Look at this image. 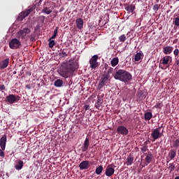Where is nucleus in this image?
Here are the masks:
<instances>
[{
	"label": "nucleus",
	"mask_w": 179,
	"mask_h": 179,
	"mask_svg": "<svg viewBox=\"0 0 179 179\" xmlns=\"http://www.w3.org/2000/svg\"><path fill=\"white\" fill-rule=\"evenodd\" d=\"M175 179H179V176H176Z\"/></svg>",
	"instance_id": "3c124183"
},
{
	"label": "nucleus",
	"mask_w": 179,
	"mask_h": 179,
	"mask_svg": "<svg viewBox=\"0 0 179 179\" xmlns=\"http://www.w3.org/2000/svg\"><path fill=\"white\" fill-rule=\"evenodd\" d=\"M62 85H64V81H62L60 79L57 80L56 81H55V86L56 87H61V86H62Z\"/></svg>",
	"instance_id": "c85d7f7f"
},
{
	"label": "nucleus",
	"mask_w": 179,
	"mask_h": 179,
	"mask_svg": "<svg viewBox=\"0 0 179 179\" xmlns=\"http://www.w3.org/2000/svg\"><path fill=\"white\" fill-rule=\"evenodd\" d=\"M124 72H125V70L124 69L117 70V71H115V73L113 74V76L114 79H115L116 80H121Z\"/></svg>",
	"instance_id": "4468645a"
},
{
	"label": "nucleus",
	"mask_w": 179,
	"mask_h": 179,
	"mask_svg": "<svg viewBox=\"0 0 179 179\" xmlns=\"http://www.w3.org/2000/svg\"><path fill=\"white\" fill-rule=\"evenodd\" d=\"M141 149L142 152H146L148 150V146L147 145L143 146Z\"/></svg>",
	"instance_id": "a19ab883"
},
{
	"label": "nucleus",
	"mask_w": 179,
	"mask_h": 179,
	"mask_svg": "<svg viewBox=\"0 0 179 179\" xmlns=\"http://www.w3.org/2000/svg\"><path fill=\"white\" fill-rule=\"evenodd\" d=\"M49 48H52L55 45V41L49 39Z\"/></svg>",
	"instance_id": "2f4dec72"
},
{
	"label": "nucleus",
	"mask_w": 179,
	"mask_h": 179,
	"mask_svg": "<svg viewBox=\"0 0 179 179\" xmlns=\"http://www.w3.org/2000/svg\"><path fill=\"white\" fill-rule=\"evenodd\" d=\"M27 87H28V89H30V87H29V85H27Z\"/></svg>",
	"instance_id": "603ef678"
},
{
	"label": "nucleus",
	"mask_w": 179,
	"mask_h": 179,
	"mask_svg": "<svg viewBox=\"0 0 179 179\" xmlns=\"http://www.w3.org/2000/svg\"><path fill=\"white\" fill-rule=\"evenodd\" d=\"M15 170H22L23 169V161L18 159L15 165Z\"/></svg>",
	"instance_id": "aec40b11"
},
{
	"label": "nucleus",
	"mask_w": 179,
	"mask_h": 179,
	"mask_svg": "<svg viewBox=\"0 0 179 179\" xmlns=\"http://www.w3.org/2000/svg\"><path fill=\"white\" fill-rule=\"evenodd\" d=\"M171 59L172 57L171 56H165L162 57L161 62L159 63V68H161V69H167V67H164L163 65H169V62H170Z\"/></svg>",
	"instance_id": "9d476101"
},
{
	"label": "nucleus",
	"mask_w": 179,
	"mask_h": 179,
	"mask_svg": "<svg viewBox=\"0 0 179 179\" xmlns=\"http://www.w3.org/2000/svg\"><path fill=\"white\" fill-rule=\"evenodd\" d=\"M141 59H142V53L138 52L134 56V61H136V62H138V61H141Z\"/></svg>",
	"instance_id": "cd10ccee"
},
{
	"label": "nucleus",
	"mask_w": 179,
	"mask_h": 179,
	"mask_svg": "<svg viewBox=\"0 0 179 179\" xmlns=\"http://www.w3.org/2000/svg\"><path fill=\"white\" fill-rule=\"evenodd\" d=\"M59 55L60 58H65L68 56V55L65 52H59Z\"/></svg>",
	"instance_id": "f704fd0d"
},
{
	"label": "nucleus",
	"mask_w": 179,
	"mask_h": 179,
	"mask_svg": "<svg viewBox=\"0 0 179 179\" xmlns=\"http://www.w3.org/2000/svg\"><path fill=\"white\" fill-rule=\"evenodd\" d=\"M125 9L127 12H129V13H132V12L135 10V6L134 4L129 5L125 8Z\"/></svg>",
	"instance_id": "393cba45"
},
{
	"label": "nucleus",
	"mask_w": 179,
	"mask_h": 179,
	"mask_svg": "<svg viewBox=\"0 0 179 179\" xmlns=\"http://www.w3.org/2000/svg\"><path fill=\"white\" fill-rule=\"evenodd\" d=\"M163 52L165 55H169L173 52V47L166 46L163 48Z\"/></svg>",
	"instance_id": "a211bd4d"
},
{
	"label": "nucleus",
	"mask_w": 179,
	"mask_h": 179,
	"mask_svg": "<svg viewBox=\"0 0 179 179\" xmlns=\"http://www.w3.org/2000/svg\"><path fill=\"white\" fill-rule=\"evenodd\" d=\"M169 170H170V171H174V169H176V165H174V164L171 163L169 164Z\"/></svg>",
	"instance_id": "72a5a7b5"
},
{
	"label": "nucleus",
	"mask_w": 179,
	"mask_h": 179,
	"mask_svg": "<svg viewBox=\"0 0 179 179\" xmlns=\"http://www.w3.org/2000/svg\"><path fill=\"white\" fill-rule=\"evenodd\" d=\"M173 22L175 26H179V17H176Z\"/></svg>",
	"instance_id": "4c0bfd02"
},
{
	"label": "nucleus",
	"mask_w": 179,
	"mask_h": 179,
	"mask_svg": "<svg viewBox=\"0 0 179 179\" xmlns=\"http://www.w3.org/2000/svg\"><path fill=\"white\" fill-rule=\"evenodd\" d=\"M101 106V103H99V102H96L95 103L96 108H100V106Z\"/></svg>",
	"instance_id": "a18cd8bd"
},
{
	"label": "nucleus",
	"mask_w": 179,
	"mask_h": 179,
	"mask_svg": "<svg viewBox=\"0 0 179 179\" xmlns=\"http://www.w3.org/2000/svg\"><path fill=\"white\" fill-rule=\"evenodd\" d=\"M132 80V74L129 71L124 70V73L122 75V78L120 79V82H123L124 83H129Z\"/></svg>",
	"instance_id": "0eeeda50"
},
{
	"label": "nucleus",
	"mask_w": 179,
	"mask_h": 179,
	"mask_svg": "<svg viewBox=\"0 0 179 179\" xmlns=\"http://www.w3.org/2000/svg\"><path fill=\"white\" fill-rule=\"evenodd\" d=\"M176 156H177V152L174 150H171L169 152V157H170V159H174Z\"/></svg>",
	"instance_id": "bb28decb"
},
{
	"label": "nucleus",
	"mask_w": 179,
	"mask_h": 179,
	"mask_svg": "<svg viewBox=\"0 0 179 179\" xmlns=\"http://www.w3.org/2000/svg\"><path fill=\"white\" fill-rule=\"evenodd\" d=\"M76 71V67L75 66V63L73 62H68L66 63H62L60 70H59V74L62 78H68L69 73L75 72Z\"/></svg>",
	"instance_id": "f257e3e1"
},
{
	"label": "nucleus",
	"mask_w": 179,
	"mask_h": 179,
	"mask_svg": "<svg viewBox=\"0 0 179 179\" xmlns=\"http://www.w3.org/2000/svg\"><path fill=\"white\" fill-rule=\"evenodd\" d=\"M27 87H28V89H30V87H29V85H27Z\"/></svg>",
	"instance_id": "5fc2aeb1"
},
{
	"label": "nucleus",
	"mask_w": 179,
	"mask_h": 179,
	"mask_svg": "<svg viewBox=\"0 0 179 179\" xmlns=\"http://www.w3.org/2000/svg\"><path fill=\"white\" fill-rule=\"evenodd\" d=\"M30 29L25 27L21 30H20L17 32V37L18 38H21V40H23V38H24V37H26V36H27V34H30Z\"/></svg>",
	"instance_id": "9b49d317"
},
{
	"label": "nucleus",
	"mask_w": 179,
	"mask_h": 179,
	"mask_svg": "<svg viewBox=\"0 0 179 179\" xmlns=\"http://www.w3.org/2000/svg\"><path fill=\"white\" fill-rule=\"evenodd\" d=\"M27 87H28V89H30V87H29V85H27Z\"/></svg>",
	"instance_id": "864d4df0"
},
{
	"label": "nucleus",
	"mask_w": 179,
	"mask_h": 179,
	"mask_svg": "<svg viewBox=\"0 0 179 179\" xmlns=\"http://www.w3.org/2000/svg\"><path fill=\"white\" fill-rule=\"evenodd\" d=\"M8 65H9V59H5L4 60L0 62V69H5L8 68Z\"/></svg>",
	"instance_id": "f3484780"
},
{
	"label": "nucleus",
	"mask_w": 179,
	"mask_h": 179,
	"mask_svg": "<svg viewBox=\"0 0 179 179\" xmlns=\"http://www.w3.org/2000/svg\"><path fill=\"white\" fill-rule=\"evenodd\" d=\"M55 37H57V36H55V35H52V36H51V38H50V40H54V38H55Z\"/></svg>",
	"instance_id": "09e8293b"
},
{
	"label": "nucleus",
	"mask_w": 179,
	"mask_h": 179,
	"mask_svg": "<svg viewBox=\"0 0 179 179\" xmlns=\"http://www.w3.org/2000/svg\"><path fill=\"white\" fill-rule=\"evenodd\" d=\"M152 117L153 114H152V112H147L144 114V118L145 121H150Z\"/></svg>",
	"instance_id": "4be33fe9"
},
{
	"label": "nucleus",
	"mask_w": 179,
	"mask_h": 179,
	"mask_svg": "<svg viewBox=\"0 0 179 179\" xmlns=\"http://www.w3.org/2000/svg\"><path fill=\"white\" fill-rule=\"evenodd\" d=\"M115 173V169L113 167V164H109L107 166L105 171V175L106 177H111Z\"/></svg>",
	"instance_id": "ddd939ff"
},
{
	"label": "nucleus",
	"mask_w": 179,
	"mask_h": 179,
	"mask_svg": "<svg viewBox=\"0 0 179 179\" xmlns=\"http://www.w3.org/2000/svg\"><path fill=\"white\" fill-rule=\"evenodd\" d=\"M173 54H174L175 57H177V55H178V54H179V50L178 49H176L173 51Z\"/></svg>",
	"instance_id": "37998d69"
},
{
	"label": "nucleus",
	"mask_w": 179,
	"mask_h": 179,
	"mask_svg": "<svg viewBox=\"0 0 179 179\" xmlns=\"http://www.w3.org/2000/svg\"><path fill=\"white\" fill-rule=\"evenodd\" d=\"M20 100V96L16 94H9L6 97V103L8 104H15V103H17Z\"/></svg>",
	"instance_id": "39448f33"
},
{
	"label": "nucleus",
	"mask_w": 179,
	"mask_h": 179,
	"mask_svg": "<svg viewBox=\"0 0 179 179\" xmlns=\"http://www.w3.org/2000/svg\"><path fill=\"white\" fill-rule=\"evenodd\" d=\"M84 108H85V111H87V110H89L90 108V106H89V105H85L84 106Z\"/></svg>",
	"instance_id": "49530a36"
},
{
	"label": "nucleus",
	"mask_w": 179,
	"mask_h": 179,
	"mask_svg": "<svg viewBox=\"0 0 179 179\" xmlns=\"http://www.w3.org/2000/svg\"><path fill=\"white\" fill-rule=\"evenodd\" d=\"M134 157L131 155L128 156L127 158V162H126L127 166H132V164L134 163Z\"/></svg>",
	"instance_id": "5701e85b"
},
{
	"label": "nucleus",
	"mask_w": 179,
	"mask_h": 179,
	"mask_svg": "<svg viewBox=\"0 0 179 179\" xmlns=\"http://www.w3.org/2000/svg\"><path fill=\"white\" fill-rule=\"evenodd\" d=\"M160 9V4H155L153 6V10H155V12H157Z\"/></svg>",
	"instance_id": "c9c22d12"
},
{
	"label": "nucleus",
	"mask_w": 179,
	"mask_h": 179,
	"mask_svg": "<svg viewBox=\"0 0 179 179\" xmlns=\"http://www.w3.org/2000/svg\"><path fill=\"white\" fill-rule=\"evenodd\" d=\"M15 73H16V72H14V75H15Z\"/></svg>",
	"instance_id": "4d7b16f0"
},
{
	"label": "nucleus",
	"mask_w": 179,
	"mask_h": 179,
	"mask_svg": "<svg viewBox=\"0 0 179 179\" xmlns=\"http://www.w3.org/2000/svg\"><path fill=\"white\" fill-rule=\"evenodd\" d=\"M97 59H99V55H94L90 59V65L91 69H96L97 66H99V63L97 62Z\"/></svg>",
	"instance_id": "6e6552de"
},
{
	"label": "nucleus",
	"mask_w": 179,
	"mask_h": 179,
	"mask_svg": "<svg viewBox=\"0 0 179 179\" xmlns=\"http://www.w3.org/2000/svg\"><path fill=\"white\" fill-rule=\"evenodd\" d=\"M95 173L98 175L100 176L101 173H103V166H99L96 168Z\"/></svg>",
	"instance_id": "c756f323"
},
{
	"label": "nucleus",
	"mask_w": 179,
	"mask_h": 179,
	"mask_svg": "<svg viewBox=\"0 0 179 179\" xmlns=\"http://www.w3.org/2000/svg\"><path fill=\"white\" fill-rule=\"evenodd\" d=\"M151 137L152 139H151L152 142H155V141H157L159 138H162V133H160V127L154 129L151 133Z\"/></svg>",
	"instance_id": "423d86ee"
},
{
	"label": "nucleus",
	"mask_w": 179,
	"mask_h": 179,
	"mask_svg": "<svg viewBox=\"0 0 179 179\" xmlns=\"http://www.w3.org/2000/svg\"><path fill=\"white\" fill-rule=\"evenodd\" d=\"M178 1H179V0H178Z\"/></svg>",
	"instance_id": "13d9d810"
},
{
	"label": "nucleus",
	"mask_w": 179,
	"mask_h": 179,
	"mask_svg": "<svg viewBox=\"0 0 179 179\" xmlns=\"http://www.w3.org/2000/svg\"><path fill=\"white\" fill-rule=\"evenodd\" d=\"M27 178H29V176H27Z\"/></svg>",
	"instance_id": "6e6d98bb"
},
{
	"label": "nucleus",
	"mask_w": 179,
	"mask_h": 179,
	"mask_svg": "<svg viewBox=\"0 0 179 179\" xmlns=\"http://www.w3.org/2000/svg\"><path fill=\"white\" fill-rule=\"evenodd\" d=\"M34 9H36V6H32L31 7H30L29 9L27 10L26 11L22 12L20 15V19H21V20H23L24 19V17H27V16H29V15H30V13H31V12H33V10H34Z\"/></svg>",
	"instance_id": "f8f14e48"
},
{
	"label": "nucleus",
	"mask_w": 179,
	"mask_h": 179,
	"mask_svg": "<svg viewBox=\"0 0 179 179\" xmlns=\"http://www.w3.org/2000/svg\"><path fill=\"white\" fill-rule=\"evenodd\" d=\"M176 64L177 66H179V59L176 60Z\"/></svg>",
	"instance_id": "8fccbe9b"
},
{
	"label": "nucleus",
	"mask_w": 179,
	"mask_h": 179,
	"mask_svg": "<svg viewBox=\"0 0 179 179\" xmlns=\"http://www.w3.org/2000/svg\"><path fill=\"white\" fill-rule=\"evenodd\" d=\"M6 87H5V85H2V84H1L0 85V90H5V89H6Z\"/></svg>",
	"instance_id": "c03bdc74"
},
{
	"label": "nucleus",
	"mask_w": 179,
	"mask_h": 179,
	"mask_svg": "<svg viewBox=\"0 0 179 179\" xmlns=\"http://www.w3.org/2000/svg\"><path fill=\"white\" fill-rule=\"evenodd\" d=\"M113 71H114V69L112 67H109L108 69V73H106V75H110V73H113Z\"/></svg>",
	"instance_id": "58836bf2"
},
{
	"label": "nucleus",
	"mask_w": 179,
	"mask_h": 179,
	"mask_svg": "<svg viewBox=\"0 0 179 179\" xmlns=\"http://www.w3.org/2000/svg\"><path fill=\"white\" fill-rule=\"evenodd\" d=\"M160 106H162L161 103H157V104L155 106V108H160Z\"/></svg>",
	"instance_id": "de8ad7c7"
},
{
	"label": "nucleus",
	"mask_w": 179,
	"mask_h": 179,
	"mask_svg": "<svg viewBox=\"0 0 179 179\" xmlns=\"http://www.w3.org/2000/svg\"><path fill=\"white\" fill-rule=\"evenodd\" d=\"M76 24L77 29H79V30H82V29H83V19L82 18L76 19Z\"/></svg>",
	"instance_id": "dca6fc26"
},
{
	"label": "nucleus",
	"mask_w": 179,
	"mask_h": 179,
	"mask_svg": "<svg viewBox=\"0 0 179 179\" xmlns=\"http://www.w3.org/2000/svg\"><path fill=\"white\" fill-rule=\"evenodd\" d=\"M118 135H122L123 136H127L129 134V131L125 126H118L116 130Z\"/></svg>",
	"instance_id": "1a4fd4ad"
},
{
	"label": "nucleus",
	"mask_w": 179,
	"mask_h": 179,
	"mask_svg": "<svg viewBox=\"0 0 179 179\" xmlns=\"http://www.w3.org/2000/svg\"><path fill=\"white\" fill-rule=\"evenodd\" d=\"M6 134H4L1 138H0V157H5V152H3V150H5L6 148Z\"/></svg>",
	"instance_id": "7ed1b4c3"
},
{
	"label": "nucleus",
	"mask_w": 179,
	"mask_h": 179,
	"mask_svg": "<svg viewBox=\"0 0 179 179\" xmlns=\"http://www.w3.org/2000/svg\"><path fill=\"white\" fill-rule=\"evenodd\" d=\"M179 147V139H176L173 141V148H178Z\"/></svg>",
	"instance_id": "473e14b6"
},
{
	"label": "nucleus",
	"mask_w": 179,
	"mask_h": 179,
	"mask_svg": "<svg viewBox=\"0 0 179 179\" xmlns=\"http://www.w3.org/2000/svg\"><path fill=\"white\" fill-rule=\"evenodd\" d=\"M118 62H120V59H118V57H114L110 61V65L111 66H113V67L117 66V65H118Z\"/></svg>",
	"instance_id": "b1692460"
},
{
	"label": "nucleus",
	"mask_w": 179,
	"mask_h": 179,
	"mask_svg": "<svg viewBox=\"0 0 179 179\" xmlns=\"http://www.w3.org/2000/svg\"><path fill=\"white\" fill-rule=\"evenodd\" d=\"M125 40H127V36H125V34H122V36H119V41L121 43L125 42Z\"/></svg>",
	"instance_id": "7c9ffc66"
},
{
	"label": "nucleus",
	"mask_w": 179,
	"mask_h": 179,
	"mask_svg": "<svg viewBox=\"0 0 179 179\" xmlns=\"http://www.w3.org/2000/svg\"><path fill=\"white\" fill-rule=\"evenodd\" d=\"M98 104L100 103V104H103V98H101V96H97V102Z\"/></svg>",
	"instance_id": "e433bc0d"
},
{
	"label": "nucleus",
	"mask_w": 179,
	"mask_h": 179,
	"mask_svg": "<svg viewBox=\"0 0 179 179\" xmlns=\"http://www.w3.org/2000/svg\"><path fill=\"white\" fill-rule=\"evenodd\" d=\"M53 35L56 36H58V27L55 28Z\"/></svg>",
	"instance_id": "79ce46f5"
},
{
	"label": "nucleus",
	"mask_w": 179,
	"mask_h": 179,
	"mask_svg": "<svg viewBox=\"0 0 179 179\" xmlns=\"http://www.w3.org/2000/svg\"><path fill=\"white\" fill-rule=\"evenodd\" d=\"M83 152H86L89 149V138H86L81 148Z\"/></svg>",
	"instance_id": "6ab92c4d"
},
{
	"label": "nucleus",
	"mask_w": 179,
	"mask_h": 179,
	"mask_svg": "<svg viewBox=\"0 0 179 179\" xmlns=\"http://www.w3.org/2000/svg\"><path fill=\"white\" fill-rule=\"evenodd\" d=\"M90 162L85 160L83 161L80 164H79V169L80 170H87L89 167H90Z\"/></svg>",
	"instance_id": "2eb2a0df"
},
{
	"label": "nucleus",
	"mask_w": 179,
	"mask_h": 179,
	"mask_svg": "<svg viewBox=\"0 0 179 179\" xmlns=\"http://www.w3.org/2000/svg\"><path fill=\"white\" fill-rule=\"evenodd\" d=\"M8 44L11 50H17V48L22 47V42L16 38H13Z\"/></svg>",
	"instance_id": "20e7f679"
},
{
	"label": "nucleus",
	"mask_w": 179,
	"mask_h": 179,
	"mask_svg": "<svg viewBox=\"0 0 179 179\" xmlns=\"http://www.w3.org/2000/svg\"><path fill=\"white\" fill-rule=\"evenodd\" d=\"M52 12V10L50 8V7H43L42 10V13L45 15H50Z\"/></svg>",
	"instance_id": "a878e982"
},
{
	"label": "nucleus",
	"mask_w": 179,
	"mask_h": 179,
	"mask_svg": "<svg viewBox=\"0 0 179 179\" xmlns=\"http://www.w3.org/2000/svg\"><path fill=\"white\" fill-rule=\"evenodd\" d=\"M39 19H40V20L41 21L42 23H44V22H45V16H44V15H41V16L39 17Z\"/></svg>",
	"instance_id": "ea45409f"
},
{
	"label": "nucleus",
	"mask_w": 179,
	"mask_h": 179,
	"mask_svg": "<svg viewBox=\"0 0 179 179\" xmlns=\"http://www.w3.org/2000/svg\"><path fill=\"white\" fill-rule=\"evenodd\" d=\"M109 82H110V75L109 74L102 75L98 85L99 90H101V89H103L104 86H107Z\"/></svg>",
	"instance_id": "f03ea898"
},
{
	"label": "nucleus",
	"mask_w": 179,
	"mask_h": 179,
	"mask_svg": "<svg viewBox=\"0 0 179 179\" xmlns=\"http://www.w3.org/2000/svg\"><path fill=\"white\" fill-rule=\"evenodd\" d=\"M145 157V162H148V164H150L152 163V161L153 160V155H152L151 152H150L149 154L145 153L144 154Z\"/></svg>",
	"instance_id": "412c9836"
}]
</instances>
